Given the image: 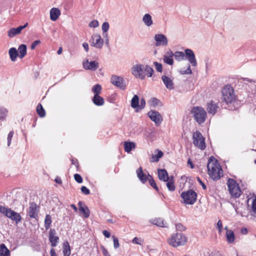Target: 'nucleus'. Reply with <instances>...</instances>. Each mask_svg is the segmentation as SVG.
<instances>
[{
  "mask_svg": "<svg viewBox=\"0 0 256 256\" xmlns=\"http://www.w3.org/2000/svg\"><path fill=\"white\" fill-rule=\"evenodd\" d=\"M207 168L210 178L214 180H219L223 176V170L220 164L213 156L209 158Z\"/></svg>",
  "mask_w": 256,
  "mask_h": 256,
  "instance_id": "obj_1",
  "label": "nucleus"
},
{
  "mask_svg": "<svg viewBox=\"0 0 256 256\" xmlns=\"http://www.w3.org/2000/svg\"><path fill=\"white\" fill-rule=\"evenodd\" d=\"M0 212L6 217L14 221L16 224L22 220V216L19 213L2 205H0Z\"/></svg>",
  "mask_w": 256,
  "mask_h": 256,
  "instance_id": "obj_2",
  "label": "nucleus"
},
{
  "mask_svg": "<svg viewBox=\"0 0 256 256\" xmlns=\"http://www.w3.org/2000/svg\"><path fill=\"white\" fill-rule=\"evenodd\" d=\"M222 99L226 104H232L234 102L236 96L233 88L229 86H226L222 90Z\"/></svg>",
  "mask_w": 256,
  "mask_h": 256,
  "instance_id": "obj_3",
  "label": "nucleus"
},
{
  "mask_svg": "<svg viewBox=\"0 0 256 256\" xmlns=\"http://www.w3.org/2000/svg\"><path fill=\"white\" fill-rule=\"evenodd\" d=\"M186 242V238L182 233H176L172 236L170 238L168 239V242L170 245L174 247H178L185 244Z\"/></svg>",
  "mask_w": 256,
  "mask_h": 256,
  "instance_id": "obj_4",
  "label": "nucleus"
},
{
  "mask_svg": "<svg viewBox=\"0 0 256 256\" xmlns=\"http://www.w3.org/2000/svg\"><path fill=\"white\" fill-rule=\"evenodd\" d=\"M192 114L198 124H202L205 122L206 112L204 108L199 106L194 107L192 110Z\"/></svg>",
  "mask_w": 256,
  "mask_h": 256,
  "instance_id": "obj_5",
  "label": "nucleus"
},
{
  "mask_svg": "<svg viewBox=\"0 0 256 256\" xmlns=\"http://www.w3.org/2000/svg\"><path fill=\"white\" fill-rule=\"evenodd\" d=\"M181 197L186 204H193L196 200L197 194L194 190H190L182 192Z\"/></svg>",
  "mask_w": 256,
  "mask_h": 256,
  "instance_id": "obj_6",
  "label": "nucleus"
},
{
  "mask_svg": "<svg viewBox=\"0 0 256 256\" xmlns=\"http://www.w3.org/2000/svg\"><path fill=\"white\" fill-rule=\"evenodd\" d=\"M227 185L230 195L234 198H238L241 195V190L236 182L229 178L227 182Z\"/></svg>",
  "mask_w": 256,
  "mask_h": 256,
  "instance_id": "obj_7",
  "label": "nucleus"
},
{
  "mask_svg": "<svg viewBox=\"0 0 256 256\" xmlns=\"http://www.w3.org/2000/svg\"><path fill=\"white\" fill-rule=\"evenodd\" d=\"M192 138L194 140L193 142L195 146L202 150L205 149L206 147L205 139L200 132H194L193 134Z\"/></svg>",
  "mask_w": 256,
  "mask_h": 256,
  "instance_id": "obj_8",
  "label": "nucleus"
},
{
  "mask_svg": "<svg viewBox=\"0 0 256 256\" xmlns=\"http://www.w3.org/2000/svg\"><path fill=\"white\" fill-rule=\"evenodd\" d=\"M144 66L142 64H136L132 68V72L136 78L143 80L146 74L144 72Z\"/></svg>",
  "mask_w": 256,
  "mask_h": 256,
  "instance_id": "obj_9",
  "label": "nucleus"
},
{
  "mask_svg": "<svg viewBox=\"0 0 256 256\" xmlns=\"http://www.w3.org/2000/svg\"><path fill=\"white\" fill-rule=\"evenodd\" d=\"M90 43L91 46L100 49L103 46L104 40L100 34H96L92 36L90 40Z\"/></svg>",
  "mask_w": 256,
  "mask_h": 256,
  "instance_id": "obj_10",
  "label": "nucleus"
},
{
  "mask_svg": "<svg viewBox=\"0 0 256 256\" xmlns=\"http://www.w3.org/2000/svg\"><path fill=\"white\" fill-rule=\"evenodd\" d=\"M110 82L122 90H124L126 88V82L122 77L112 75L110 78Z\"/></svg>",
  "mask_w": 256,
  "mask_h": 256,
  "instance_id": "obj_11",
  "label": "nucleus"
},
{
  "mask_svg": "<svg viewBox=\"0 0 256 256\" xmlns=\"http://www.w3.org/2000/svg\"><path fill=\"white\" fill-rule=\"evenodd\" d=\"M185 60H187L192 66H196L197 62L194 52L189 48L184 50Z\"/></svg>",
  "mask_w": 256,
  "mask_h": 256,
  "instance_id": "obj_12",
  "label": "nucleus"
},
{
  "mask_svg": "<svg viewBox=\"0 0 256 256\" xmlns=\"http://www.w3.org/2000/svg\"><path fill=\"white\" fill-rule=\"evenodd\" d=\"M148 115L157 126L160 124L162 120V116L156 111L151 110L148 113Z\"/></svg>",
  "mask_w": 256,
  "mask_h": 256,
  "instance_id": "obj_13",
  "label": "nucleus"
},
{
  "mask_svg": "<svg viewBox=\"0 0 256 256\" xmlns=\"http://www.w3.org/2000/svg\"><path fill=\"white\" fill-rule=\"evenodd\" d=\"M39 207L34 202L30 203V207L28 212V215L31 218H36L38 216Z\"/></svg>",
  "mask_w": 256,
  "mask_h": 256,
  "instance_id": "obj_14",
  "label": "nucleus"
},
{
  "mask_svg": "<svg viewBox=\"0 0 256 256\" xmlns=\"http://www.w3.org/2000/svg\"><path fill=\"white\" fill-rule=\"evenodd\" d=\"M154 39L156 42V46H166L168 43V40L166 36L162 34H156L154 36Z\"/></svg>",
  "mask_w": 256,
  "mask_h": 256,
  "instance_id": "obj_15",
  "label": "nucleus"
},
{
  "mask_svg": "<svg viewBox=\"0 0 256 256\" xmlns=\"http://www.w3.org/2000/svg\"><path fill=\"white\" fill-rule=\"evenodd\" d=\"M83 67L85 70H96L98 68V63L96 61L89 62L88 60L83 62Z\"/></svg>",
  "mask_w": 256,
  "mask_h": 256,
  "instance_id": "obj_16",
  "label": "nucleus"
},
{
  "mask_svg": "<svg viewBox=\"0 0 256 256\" xmlns=\"http://www.w3.org/2000/svg\"><path fill=\"white\" fill-rule=\"evenodd\" d=\"M49 240L52 247H55L58 242L59 238L56 236V232L54 229H50L49 232Z\"/></svg>",
  "mask_w": 256,
  "mask_h": 256,
  "instance_id": "obj_17",
  "label": "nucleus"
},
{
  "mask_svg": "<svg viewBox=\"0 0 256 256\" xmlns=\"http://www.w3.org/2000/svg\"><path fill=\"white\" fill-rule=\"evenodd\" d=\"M28 26V23L26 22L24 26H20L18 27L17 28H10L8 32V37L13 38L15 36L20 34V32H22V30L23 29H24V28H26Z\"/></svg>",
  "mask_w": 256,
  "mask_h": 256,
  "instance_id": "obj_18",
  "label": "nucleus"
},
{
  "mask_svg": "<svg viewBox=\"0 0 256 256\" xmlns=\"http://www.w3.org/2000/svg\"><path fill=\"white\" fill-rule=\"evenodd\" d=\"M78 206L79 207V210L82 214L84 217L85 218H88L90 216V212L88 206L82 201L78 202Z\"/></svg>",
  "mask_w": 256,
  "mask_h": 256,
  "instance_id": "obj_19",
  "label": "nucleus"
},
{
  "mask_svg": "<svg viewBox=\"0 0 256 256\" xmlns=\"http://www.w3.org/2000/svg\"><path fill=\"white\" fill-rule=\"evenodd\" d=\"M218 108V104L212 100L208 102L207 104L206 110L208 112L212 115H214L216 112Z\"/></svg>",
  "mask_w": 256,
  "mask_h": 256,
  "instance_id": "obj_20",
  "label": "nucleus"
},
{
  "mask_svg": "<svg viewBox=\"0 0 256 256\" xmlns=\"http://www.w3.org/2000/svg\"><path fill=\"white\" fill-rule=\"evenodd\" d=\"M162 79L167 88L169 90H172L174 88V82L170 78L166 76H162Z\"/></svg>",
  "mask_w": 256,
  "mask_h": 256,
  "instance_id": "obj_21",
  "label": "nucleus"
},
{
  "mask_svg": "<svg viewBox=\"0 0 256 256\" xmlns=\"http://www.w3.org/2000/svg\"><path fill=\"white\" fill-rule=\"evenodd\" d=\"M60 14V11L58 8H52L50 10V18L52 21H56Z\"/></svg>",
  "mask_w": 256,
  "mask_h": 256,
  "instance_id": "obj_22",
  "label": "nucleus"
},
{
  "mask_svg": "<svg viewBox=\"0 0 256 256\" xmlns=\"http://www.w3.org/2000/svg\"><path fill=\"white\" fill-rule=\"evenodd\" d=\"M158 176L160 180L164 182H168L170 178L168 176V174L165 169H160L158 170Z\"/></svg>",
  "mask_w": 256,
  "mask_h": 256,
  "instance_id": "obj_23",
  "label": "nucleus"
},
{
  "mask_svg": "<svg viewBox=\"0 0 256 256\" xmlns=\"http://www.w3.org/2000/svg\"><path fill=\"white\" fill-rule=\"evenodd\" d=\"M136 174L138 178L142 183L144 184L147 181V180H149L150 178L143 173L141 167L139 168L136 170Z\"/></svg>",
  "mask_w": 256,
  "mask_h": 256,
  "instance_id": "obj_24",
  "label": "nucleus"
},
{
  "mask_svg": "<svg viewBox=\"0 0 256 256\" xmlns=\"http://www.w3.org/2000/svg\"><path fill=\"white\" fill-rule=\"evenodd\" d=\"M18 55L20 58H22L26 54V44H20L18 50Z\"/></svg>",
  "mask_w": 256,
  "mask_h": 256,
  "instance_id": "obj_25",
  "label": "nucleus"
},
{
  "mask_svg": "<svg viewBox=\"0 0 256 256\" xmlns=\"http://www.w3.org/2000/svg\"><path fill=\"white\" fill-rule=\"evenodd\" d=\"M142 22L147 26H150L153 24L152 16L148 14H146L144 16Z\"/></svg>",
  "mask_w": 256,
  "mask_h": 256,
  "instance_id": "obj_26",
  "label": "nucleus"
},
{
  "mask_svg": "<svg viewBox=\"0 0 256 256\" xmlns=\"http://www.w3.org/2000/svg\"><path fill=\"white\" fill-rule=\"evenodd\" d=\"M92 102L94 104L98 106H101L104 104V99L99 95L94 94L92 98Z\"/></svg>",
  "mask_w": 256,
  "mask_h": 256,
  "instance_id": "obj_27",
  "label": "nucleus"
},
{
  "mask_svg": "<svg viewBox=\"0 0 256 256\" xmlns=\"http://www.w3.org/2000/svg\"><path fill=\"white\" fill-rule=\"evenodd\" d=\"M8 54L12 62H15L16 58L18 56V52L15 48H12L8 50Z\"/></svg>",
  "mask_w": 256,
  "mask_h": 256,
  "instance_id": "obj_28",
  "label": "nucleus"
},
{
  "mask_svg": "<svg viewBox=\"0 0 256 256\" xmlns=\"http://www.w3.org/2000/svg\"><path fill=\"white\" fill-rule=\"evenodd\" d=\"M0 256H10V251L4 244L0 245Z\"/></svg>",
  "mask_w": 256,
  "mask_h": 256,
  "instance_id": "obj_29",
  "label": "nucleus"
},
{
  "mask_svg": "<svg viewBox=\"0 0 256 256\" xmlns=\"http://www.w3.org/2000/svg\"><path fill=\"white\" fill-rule=\"evenodd\" d=\"M136 148V144L134 142H124V150L127 152H130L132 149Z\"/></svg>",
  "mask_w": 256,
  "mask_h": 256,
  "instance_id": "obj_30",
  "label": "nucleus"
},
{
  "mask_svg": "<svg viewBox=\"0 0 256 256\" xmlns=\"http://www.w3.org/2000/svg\"><path fill=\"white\" fill-rule=\"evenodd\" d=\"M64 256H70L71 253L70 246L68 242L63 244Z\"/></svg>",
  "mask_w": 256,
  "mask_h": 256,
  "instance_id": "obj_31",
  "label": "nucleus"
},
{
  "mask_svg": "<svg viewBox=\"0 0 256 256\" xmlns=\"http://www.w3.org/2000/svg\"><path fill=\"white\" fill-rule=\"evenodd\" d=\"M174 57L178 62L185 60V54L182 52L176 51L174 53Z\"/></svg>",
  "mask_w": 256,
  "mask_h": 256,
  "instance_id": "obj_32",
  "label": "nucleus"
},
{
  "mask_svg": "<svg viewBox=\"0 0 256 256\" xmlns=\"http://www.w3.org/2000/svg\"><path fill=\"white\" fill-rule=\"evenodd\" d=\"M154 224L160 227H167L166 224L164 222V220L162 218H155L152 222Z\"/></svg>",
  "mask_w": 256,
  "mask_h": 256,
  "instance_id": "obj_33",
  "label": "nucleus"
},
{
  "mask_svg": "<svg viewBox=\"0 0 256 256\" xmlns=\"http://www.w3.org/2000/svg\"><path fill=\"white\" fill-rule=\"evenodd\" d=\"M139 98L137 95H134L131 100V106L132 108H137V112L138 109Z\"/></svg>",
  "mask_w": 256,
  "mask_h": 256,
  "instance_id": "obj_34",
  "label": "nucleus"
},
{
  "mask_svg": "<svg viewBox=\"0 0 256 256\" xmlns=\"http://www.w3.org/2000/svg\"><path fill=\"white\" fill-rule=\"evenodd\" d=\"M226 236L228 242L232 243L234 240V234L232 230H228L226 232Z\"/></svg>",
  "mask_w": 256,
  "mask_h": 256,
  "instance_id": "obj_35",
  "label": "nucleus"
},
{
  "mask_svg": "<svg viewBox=\"0 0 256 256\" xmlns=\"http://www.w3.org/2000/svg\"><path fill=\"white\" fill-rule=\"evenodd\" d=\"M36 112L40 117H44L46 116V112L42 105L38 104L36 106Z\"/></svg>",
  "mask_w": 256,
  "mask_h": 256,
  "instance_id": "obj_36",
  "label": "nucleus"
},
{
  "mask_svg": "<svg viewBox=\"0 0 256 256\" xmlns=\"http://www.w3.org/2000/svg\"><path fill=\"white\" fill-rule=\"evenodd\" d=\"M52 222L51 216L50 214H46L44 220V226L46 230H48L50 228Z\"/></svg>",
  "mask_w": 256,
  "mask_h": 256,
  "instance_id": "obj_37",
  "label": "nucleus"
},
{
  "mask_svg": "<svg viewBox=\"0 0 256 256\" xmlns=\"http://www.w3.org/2000/svg\"><path fill=\"white\" fill-rule=\"evenodd\" d=\"M163 156V152L161 150H158V152L156 155H152V162H158L160 158Z\"/></svg>",
  "mask_w": 256,
  "mask_h": 256,
  "instance_id": "obj_38",
  "label": "nucleus"
},
{
  "mask_svg": "<svg viewBox=\"0 0 256 256\" xmlns=\"http://www.w3.org/2000/svg\"><path fill=\"white\" fill-rule=\"evenodd\" d=\"M92 90L94 94L99 95L101 92L102 86L100 84H96L92 88Z\"/></svg>",
  "mask_w": 256,
  "mask_h": 256,
  "instance_id": "obj_39",
  "label": "nucleus"
},
{
  "mask_svg": "<svg viewBox=\"0 0 256 256\" xmlns=\"http://www.w3.org/2000/svg\"><path fill=\"white\" fill-rule=\"evenodd\" d=\"M144 72H146V74L148 76L151 77L153 74V69L148 65L144 66Z\"/></svg>",
  "mask_w": 256,
  "mask_h": 256,
  "instance_id": "obj_40",
  "label": "nucleus"
},
{
  "mask_svg": "<svg viewBox=\"0 0 256 256\" xmlns=\"http://www.w3.org/2000/svg\"><path fill=\"white\" fill-rule=\"evenodd\" d=\"M148 176L150 178L148 181L151 186L154 189H155L156 191H158V186H157L152 176H150V174H148Z\"/></svg>",
  "mask_w": 256,
  "mask_h": 256,
  "instance_id": "obj_41",
  "label": "nucleus"
},
{
  "mask_svg": "<svg viewBox=\"0 0 256 256\" xmlns=\"http://www.w3.org/2000/svg\"><path fill=\"white\" fill-rule=\"evenodd\" d=\"M252 214L256 217V198L252 200V206L250 209Z\"/></svg>",
  "mask_w": 256,
  "mask_h": 256,
  "instance_id": "obj_42",
  "label": "nucleus"
},
{
  "mask_svg": "<svg viewBox=\"0 0 256 256\" xmlns=\"http://www.w3.org/2000/svg\"><path fill=\"white\" fill-rule=\"evenodd\" d=\"M8 113L6 109L2 108H0V120H3L5 119Z\"/></svg>",
  "mask_w": 256,
  "mask_h": 256,
  "instance_id": "obj_43",
  "label": "nucleus"
},
{
  "mask_svg": "<svg viewBox=\"0 0 256 256\" xmlns=\"http://www.w3.org/2000/svg\"><path fill=\"white\" fill-rule=\"evenodd\" d=\"M166 185L169 190L174 191L175 190V186L171 179H169V180L167 182Z\"/></svg>",
  "mask_w": 256,
  "mask_h": 256,
  "instance_id": "obj_44",
  "label": "nucleus"
},
{
  "mask_svg": "<svg viewBox=\"0 0 256 256\" xmlns=\"http://www.w3.org/2000/svg\"><path fill=\"white\" fill-rule=\"evenodd\" d=\"M163 60L164 62L169 65L172 66L174 64V60L172 57H168L164 56Z\"/></svg>",
  "mask_w": 256,
  "mask_h": 256,
  "instance_id": "obj_45",
  "label": "nucleus"
},
{
  "mask_svg": "<svg viewBox=\"0 0 256 256\" xmlns=\"http://www.w3.org/2000/svg\"><path fill=\"white\" fill-rule=\"evenodd\" d=\"M180 72L182 74H192V71L190 68V64H188V66L187 68V69L184 70H180Z\"/></svg>",
  "mask_w": 256,
  "mask_h": 256,
  "instance_id": "obj_46",
  "label": "nucleus"
},
{
  "mask_svg": "<svg viewBox=\"0 0 256 256\" xmlns=\"http://www.w3.org/2000/svg\"><path fill=\"white\" fill-rule=\"evenodd\" d=\"M132 242L134 244H138L140 246H142L144 244V240L138 237H134L133 238Z\"/></svg>",
  "mask_w": 256,
  "mask_h": 256,
  "instance_id": "obj_47",
  "label": "nucleus"
},
{
  "mask_svg": "<svg viewBox=\"0 0 256 256\" xmlns=\"http://www.w3.org/2000/svg\"><path fill=\"white\" fill-rule=\"evenodd\" d=\"M160 102V100L155 98H152L150 100V106H158Z\"/></svg>",
  "mask_w": 256,
  "mask_h": 256,
  "instance_id": "obj_48",
  "label": "nucleus"
},
{
  "mask_svg": "<svg viewBox=\"0 0 256 256\" xmlns=\"http://www.w3.org/2000/svg\"><path fill=\"white\" fill-rule=\"evenodd\" d=\"M110 28L109 24L108 22H104L102 26V30L103 32L106 33V32Z\"/></svg>",
  "mask_w": 256,
  "mask_h": 256,
  "instance_id": "obj_49",
  "label": "nucleus"
},
{
  "mask_svg": "<svg viewBox=\"0 0 256 256\" xmlns=\"http://www.w3.org/2000/svg\"><path fill=\"white\" fill-rule=\"evenodd\" d=\"M154 64L155 66L156 69L158 72H162V64L160 63H158L156 62H154Z\"/></svg>",
  "mask_w": 256,
  "mask_h": 256,
  "instance_id": "obj_50",
  "label": "nucleus"
},
{
  "mask_svg": "<svg viewBox=\"0 0 256 256\" xmlns=\"http://www.w3.org/2000/svg\"><path fill=\"white\" fill-rule=\"evenodd\" d=\"M88 26L90 28H96L98 26V22L96 20H94L89 23Z\"/></svg>",
  "mask_w": 256,
  "mask_h": 256,
  "instance_id": "obj_51",
  "label": "nucleus"
},
{
  "mask_svg": "<svg viewBox=\"0 0 256 256\" xmlns=\"http://www.w3.org/2000/svg\"><path fill=\"white\" fill-rule=\"evenodd\" d=\"M112 238L114 241V246L115 248H118L120 246V244L118 242V238H116L114 236H112Z\"/></svg>",
  "mask_w": 256,
  "mask_h": 256,
  "instance_id": "obj_52",
  "label": "nucleus"
},
{
  "mask_svg": "<svg viewBox=\"0 0 256 256\" xmlns=\"http://www.w3.org/2000/svg\"><path fill=\"white\" fill-rule=\"evenodd\" d=\"M14 131H11L10 132V133L8 134V146H9L11 144V140L12 138L14 135Z\"/></svg>",
  "mask_w": 256,
  "mask_h": 256,
  "instance_id": "obj_53",
  "label": "nucleus"
},
{
  "mask_svg": "<svg viewBox=\"0 0 256 256\" xmlns=\"http://www.w3.org/2000/svg\"><path fill=\"white\" fill-rule=\"evenodd\" d=\"M74 178L76 181L79 184H80L82 182V177L80 174H76L74 175Z\"/></svg>",
  "mask_w": 256,
  "mask_h": 256,
  "instance_id": "obj_54",
  "label": "nucleus"
},
{
  "mask_svg": "<svg viewBox=\"0 0 256 256\" xmlns=\"http://www.w3.org/2000/svg\"><path fill=\"white\" fill-rule=\"evenodd\" d=\"M176 230L180 231H184L186 230V228L181 224L178 223L176 224Z\"/></svg>",
  "mask_w": 256,
  "mask_h": 256,
  "instance_id": "obj_55",
  "label": "nucleus"
},
{
  "mask_svg": "<svg viewBox=\"0 0 256 256\" xmlns=\"http://www.w3.org/2000/svg\"><path fill=\"white\" fill-rule=\"evenodd\" d=\"M146 101L144 98H142L140 101V105H138V109L142 110L145 107Z\"/></svg>",
  "mask_w": 256,
  "mask_h": 256,
  "instance_id": "obj_56",
  "label": "nucleus"
},
{
  "mask_svg": "<svg viewBox=\"0 0 256 256\" xmlns=\"http://www.w3.org/2000/svg\"><path fill=\"white\" fill-rule=\"evenodd\" d=\"M81 191L84 194H88L90 192V190L85 186H82Z\"/></svg>",
  "mask_w": 256,
  "mask_h": 256,
  "instance_id": "obj_57",
  "label": "nucleus"
},
{
  "mask_svg": "<svg viewBox=\"0 0 256 256\" xmlns=\"http://www.w3.org/2000/svg\"><path fill=\"white\" fill-rule=\"evenodd\" d=\"M216 228L218 230L219 233H221L222 231V222L220 220H219L217 222Z\"/></svg>",
  "mask_w": 256,
  "mask_h": 256,
  "instance_id": "obj_58",
  "label": "nucleus"
},
{
  "mask_svg": "<svg viewBox=\"0 0 256 256\" xmlns=\"http://www.w3.org/2000/svg\"><path fill=\"white\" fill-rule=\"evenodd\" d=\"M40 43V40H36L34 41L30 46V48L32 50H34L36 46Z\"/></svg>",
  "mask_w": 256,
  "mask_h": 256,
  "instance_id": "obj_59",
  "label": "nucleus"
},
{
  "mask_svg": "<svg viewBox=\"0 0 256 256\" xmlns=\"http://www.w3.org/2000/svg\"><path fill=\"white\" fill-rule=\"evenodd\" d=\"M164 56L168 57H172L173 56H174V54L172 52V50H170L168 51Z\"/></svg>",
  "mask_w": 256,
  "mask_h": 256,
  "instance_id": "obj_60",
  "label": "nucleus"
},
{
  "mask_svg": "<svg viewBox=\"0 0 256 256\" xmlns=\"http://www.w3.org/2000/svg\"><path fill=\"white\" fill-rule=\"evenodd\" d=\"M102 234L107 238H108L110 236V232L106 230H103Z\"/></svg>",
  "mask_w": 256,
  "mask_h": 256,
  "instance_id": "obj_61",
  "label": "nucleus"
},
{
  "mask_svg": "<svg viewBox=\"0 0 256 256\" xmlns=\"http://www.w3.org/2000/svg\"><path fill=\"white\" fill-rule=\"evenodd\" d=\"M197 180H198V182H199V183L201 184V186H202V188L204 189V190H206V186L205 185V184L201 180L198 178V177L197 178Z\"/></svg>",
  "mask_w": 256,
  "mask_h": 256,
  "instance_id": "obj_62",
  "label": "nucleus"
},
{
  "mask_svg": "<svg viewBox=\"0 0 256 256\" xmlns=\"http://www.w3.org/2000/svg\"><path fill=\"white\" fill-rule=\"evenodd\" d=\"M102 254L104 256H110L108 254V250L104 246H102Z\"/></svg>",
  "mask_w": 256,
  "mask_h": 256,
  "instance_id": "obj_63",
  "label": "nucleus"
},
{
  "mask_svg": "<svg viewBox=\"0 0 256 256\" xmlns=\"http://www.w3.org/2000/svg\"><path fill=\"white\" fill-rule=\"evenodd\" d=\"M50 256H57L55 250L54 248H51L50 251Z\"/></svg>",
  "mask_w": 256,
  "mask_h": 256,
  "instance_id": "obj_64",
  "label": "nucleus"
}]
</instances>
